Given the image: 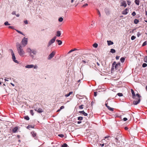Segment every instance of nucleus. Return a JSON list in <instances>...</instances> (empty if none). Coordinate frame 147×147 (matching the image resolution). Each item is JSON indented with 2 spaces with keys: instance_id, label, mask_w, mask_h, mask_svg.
I'll use <instances>...</instances> for the list:
<instances>
[{
  "instance_id": "nucleus-1",
  "label": "nucleus",
  "mask_w": 147,
  "mask_h": 147,
  "mask_svg": "<svg viewBox=\"0 0 147 147\" xmlns=\"http://www.w3.org/2000/svg\"><path fill=\"white\" fill-rule=\"evenodd\" d=\"M16 47L19 55L22 57H24L25 54V53L23 49H22V47L20 44L18 42H17L16 43Z\"/></svg>"
},
{
  "instance_id": "nucleus-2",
  "label": "nucleus",
  "mask_w": 147,
  "mask_h": 147,
  "mask_svg": "<svg viewBox=\"0 0 147 147\" xmlns=\"http://www.w3.org/2000/svg\"><path fill=\"white\" fill-rule=\"evenodd\" d=\"M120 65V63H116V62L115 61H114L112 65V69H114V67H115V68L116 69H117L119 67Z\"/></svg>"
},
{
  "instance_id": "nucleus-3",
  "label": "nucleus",
  "mask_w": 147,
  "mask_h": 147,
  "mask_svg": "<svg viewBox=\"0 0 147 147\" xmlns=\"http://www.w3.org/2000/svg\"><path fill=\"white\" fill-rule=\"evenodd\" d=\"M28 42V38L24 37L22 39L21 41V44L24 47L27 44Z\"/></svg>"
},
{
  "instance_id": "nucleus-4",
  "label": "nucleus",
  "mask_w": 147,
  "mask_h": 147,
  "mask_svg": "<svg viewBox=\"0 0 147 147\" xmlns=\"http://www.w3.org/2000/svg\"><path fill=\"white\" fill-rule=\"evenodd\" d=\"M25 67L26 68H31L33 67L35 69H36L38 68V66L37 65H34L33 64L27 65L25 66Z\"/></svg>"
},
{
  "instance_id": "nucleus-5",
  "label": "nucleus",
  "mask_w": 147,
  "mask_h": 147,
  "mask_svg": "<svg viewBox=\"0 0 147 147\" xmlns=\"http://www.w3.org/2000/svg\"><path fill=\"white\" fill-rule=\"evenodd\" d=\"M56 38V36H55L52 39H51L49 41L47 46L49 47L53 43L55 42Z\"/></svg>"
},
{
  "instance_id": "nucleus-6",
  "label": "nucleus",
  "mask_w": 147,
  "mask_h": 147,
  "mask_svg": "<svg viewBox=\"0 0 147 147\" xmlns=\"http://www.w3.org/2000/svg\"><path fill=\"white\" fill-rule=\"evenodd\" d=\"M11 55L12 56V59L13 61L16 63H18V61L17 60H16V57L14 55V54L12 50H11Z\"/></svg>"
},
{
  "instance_id": "nucleus-7",
  "label": "nucleus",
  "mask_w": 147,
  "mask_h": 147,
  "mask_svg": "<svg viewBox=\"0 0 147 147\" xmlns=\"http://www.w3.org/2000/svg\"><path fill=\"white\" fill-rule=\"evenodd\" d=\"M34 108L35 111L39 113H41L44 111L43 109L41 108L34 107Z\"/></svg>"
},
{
  "instance_id": "nucleus-8",
  "label": "nucleus",
  "mask_w": 147,
  "mask_h": 147,
  "mask_svg": "<svg viewBox=\"0 0 147 147\" xmlns=\"http://www.w3.org/2000/svg\"><path fill=\"white\" fill-rule=\"evenodd\" d=\"M55 51H53L49 55L48 57V59H51L54 56V55H55Z\"/></svg>"
},
{
  "instance_id": "nucleus-9",
  "label": "nucleus",
  "mask_w": 147,
  "mask_h": 147,
  "mask_svg": "<svg viewBox=\"0 0 147 147\" xmlns=\"http://www.w3.org/2000/svg\"><path fill=\"white\" fill-rule=\"evenodd\" d=\"M110 136H106L105 137V139H106V138H110ZM107 141L106 142H105V139H103V140H102V142L103 143H104L105 144H107V143H108L109 141H108L109 140L108 139H107Z\"/></svg>"
},
{
  "instance_id": "nucleus-10",
  "label": "nucleus",
  "mask_w": 147,
  "mask_h": 147,
  "mask_svg": "<svg viewBox=\"0 0 147 147\" xmlns=\"http://www.w3.org/2000/svg\"><path fill=\"white\" fill-rule=\"evenodd\" d=\"M138 100H134L133 102V104L134 105H137L138 104L140 101V98H139L138 99H137Z\"/></svg>"
},
{
  "instance_id": "nucleus-11",
  "label": "nucleus",
  "mask_w": 147,
  "mask_h": 147,
  "mask_svg": "<svg viewBox=\"0 0 147 147\" xmlns=\"http://www.w3.org/2000/svg\"><path fill=\"white\" fill-rule=\"evenodd\" d=\"M127 4L126 2L125 1H123L121 3V6H124V7H126Z\"/></svg>"
},
{
  "instance_id": "nucleus-12",
  "label": "nucleus",
  "mask_w": 147,
  "mask_h": 147,
  "mask_svg": "<svg viewBox=\"0 0 147 147\" xmlns=\"http://www.w3.org/2000/svg\"><path fill=\"white\" fill-rule=\"evenodd\" d=\"M128 9L126 8L122 11V14L124 15H126L128 13Z\"/></svg>"
},
{
  "instance_id": "nucleus-13",
  "label": "nucleus",
  "mask_w": 147,
  "mask_h": 147,
  "mask_svg": "<svg viewBox=\"0 0 147 147\" xmlns=\"http://www.w3.org/2000/svg\"><path fill=\"white\" fill-rule=\"evenodd\" d=\"M131 92L132 93L133 98H134L136 99L135 94L134 93V90L132 89H131Z\"/></svg>"
},
{
  "instance_id": "nucleus-14",
  "label": "nucleus",
  "mask_w": 147,
  "mask_h": 147,
  "mask_svg": "<svg viewBox=\"0 0 147 147\" xmlns=\"http://www.w3.org/2000/svg\"><path fill=\"white\" fill-rule=\"evenodd\" d=\"M79 113H80L83 114L84 116H86L88 114L84 112V111H79Z\"/></svg>"
},
{
  "instance_id": "nucleus-15",
  "label": "nucleus",
  "mask_w": 147,
  "mask_h": 147,
  "mask_svg": "<svg viewBox=\"0 0 147 147\" xmlns=\"http://www.w3.org/2000/svg\"><path fill=\"white\" fill-rule=\"evenodd\" d=\"M105 105L107 108L110 111H113L114 109L113 108H111L109 106L107 105V104H105Z\"/></svg>"
},
{
  "instance_id": "nucleus-16",
  "label": "nucleus",
  "mask_w": 147,
  "mask_h": 147,
  "mask_svg": "<svg viewBox=\"0 0 147 147\" xmlns=\"http://www.w3.org/2000/svg\"><path fill=\"white\" fill-rule=\"evenodd\" d=\"M107 42L108 45L109 46L111 45H112L113 44V42L111 41V40H107Z\"/></svg>"
},
{
  "instance_id": "nucleus-17",
  "label": "nucleus",
  "mask_w": 147,
  "mask_h": 147,
  "mask_svg": "<svg viewBox=\"0 0 147 147\" xmlns=\"http://www.w3.org/2000/svg\"><path fill=\"white\" fill-rule=\"evenodd\" d=\"M18 129V127H15L13 128L12 130L13 132L15 133H16Z\"/></svg>"
},
{
  "instance_id": "nucleus-18",
  "label": "nucleus",
  "mask_w": 147,
  "mask_h": 147,
  "mask_svg": "<svg viewBox=\"0 0 147 147\" xmlns=\"http://www.w3.org/2000/svg\"><path fill=\"white\" fill-rule=\"evenodd\" d=\"M140 0H135V3L136 4L138 5H139L140 4Z\"/></svg>"
},
{
  "instance_id": "nucleus-19",
  "label": "nucleus",
  "mask_w": 147,
  "mask_h": 147,
  "mask_svg": "<svg viewBox=\"0 0 147 147\" xmlns=\"http://www.w3.org/2000/svg\"><path fill=\"white\" fill-rule=\"evenodd\" d=\"M61 35V33L60 31H58L57 32L56 36H60Z\"/></svg>"
},
{
  "instance_id": "nucleus-20",
  "label": "nucleus",
  "mask_w": 147,
  "mask_h": 147,
  "mask_svg": "<svg viewBox=\"0 0 147 147\" xmlns=\"http://www.w3.org/2000/svg\"><path fill=\"white\" fill-rule=\"evenodd\" d=\"M56 41L58 42L59 45H61L62 43V41L61 40H57Z\"/></svg>"
},
{
  "instance_id": "nucleus-21",
  "label": "nucleus",
  "mask_w": 147,
  "mask_h": 147,
  "mask_svg": "<svg viewBox=\"0 0 147 147\" xmlns=\"http://www.w3.org/2000/svg\"><path fill=\"white\" fill-rule=\"evenodd\" d=\"M73 92H69V93L67 94H66L65 95V96L66 97H67L69 96L71 94H72Z\"/></svg>"
},
{
  "instance_id": "nucleus-22",
  "label": "nucleus",
  "mask_w": 147,
  "mask_h": 147,
  "mask_svg": "<svg viewBox=\"0 0 147 147\" xmlns=\"http://www.w3.org/2000/svg\"><path fill=\"white\" fill-rule=\"evenodd\" d=\"M92 24H91L90 27L91 28H93L94 26L95 22L93 21H92Z\"/></svg>"
},
{
  "instance_id": "nucleus-23",
  "label": "nucleus",
  "mask_w": 147,
  "mask_h": 147,
  "mask_svg": "<svg viewBox=\"0 0 147 147\" xmlns=\"http://www.w3.org/2000/svg\"><path fill=\"white\" fill-rule=\"evenodd\" d=\"M31 53H33L34 55H36L37 53V51L35 50H32Z\"/></svg>"
},
{
  "instance_id": "nucleus-24",
  "label": "nucleus",
  "mask_w": 147,
  "mask_h": 147,
  "mask_svg": "<svg viewBox=\"0 0 147 147\" xmlns=\"http://www.w3.org/2000/svg\"><path fill=\"white\" fill-rule=\"evenodd\" d=\"M31 134H32L33 137H34L36 136V134L34 131H32L31 132Z\"/></svg>"
},
{
  "instance_id": "nucleus-25",
  "label": "nucleus",
  "mask_w": 147,
  "mask_h": 147,
  "mask_svg": "<svg viewBox=\"0 0 147 147\" xmlns=\"http://www.w3.org/2000/svg\"><path fill=\"white\" fill-rule=\"evenodd\" d=\"M26 51L28 52L30 54H31L32 50H31L30 48H28L27 49Z\"/></svg>"
},
{
  "instance_id": "nucleus-26",
  "label": "nucleus",
  "mask_w": 147,
  "mask_h": 147,
  "mask_svg": "<svg viewBox=\"0 0 147 147\" xmlns=\"http://www.w3.org/2000/svg\"><path fill=\"white\" fill-rule=\"evenodd\" d=\"M77 49H71V50H70L68 53V54H69V53H71V52H73L75 51H76V50H77Z\"/></svg>"
},
{
  "instance_id": "nucleus-27",
  "label": "nucleus",
  "mask_w": 147,
  "mask_h": 147,
  "mask_svg": "<svg viewBox=\"0 0 147 147\" xmlns=\"http://www.w3.org/2000/svg\"><path fill=\"white\" fill-rule=\"evenodd\" d=\"M139 22L138 20L136 19L134 20V22L135 24H137Z\"/></svg>"
},
{
  "instance_id": "nucleus-28",
  "label": "nucleus",
  "mask_w": 147,
  "mask_h": 147,
  "mask_svg": "<svg viewBox=\"0 0 147 147\" xmlns=\"http://www.w3.org/2000/svg\"><path fill=\"white\" fill-rule=\"evenodd\" d=\"M110 52L112 53H113L115 52V50L113 49H111Z\"/></svg>"
},
{
  "instance_id": "nucleus-29",
  "label": "nucleus",
  "mask_w": 147,
  "mask_h": 147,
  "mask_svg": "<svg viewBox=\"0 0 147 147\" xmlns=\"http://www.w3.org/2000/svg\"><path fill=\"white\" fill-rule=\"evenodd\" d=\"M125 60V58L124 57H121L120 59V61L122 63L124 62Z\"/></svg>"
},
{
  "instance_id": "nucleus-30",
  "label": "nucleus",
  "mask_w": 147,
  "mask_h": 147,
  "mask_svg": "<svg viewBox=\"0 0 147 147\" xmlns=\"http://www.w3.org/2000/svg\"><path fill=\"white\" fill-rule=\"evenodd\" d=\"M78 119L80 121H81L83 119V117H79L78 118Z\"/></svg>"
},
{
  "instance_id": "nucleus-31",
  "label": "nucleus",
  "mask_w": 147,
  "mask_h": 147,
  "mask_svg": "<svg viewBox=\"0 0 147 147\" xmlns=\"http://www.w3.org/2000/svg\"><path fill=\"white\" fill-rule=\"evenodd\" d=\"M4 25L5 26H7V25H10V24L8 22L6 21L5 22Z\"/></svg>"
},
{
  "instance_id": "nucleus-32",
  "label": "nucleus",
  "mask_w": 147,
  "mask_h": 147,
  "mask_svg": "<svg viewBox=\"0 0 147 147\" xmlns=\"http://www.w3.org/2000/svg\"><path fill=\"white\" fill-rule=\"evenodd\" d=\"M93 46L95 48H96L98 47V44L97 43H95L93 44Z\"/></svg>"
},
{
  "instance_id": "nucleus-33",
  "label": "nucleus",
  "mask_w": 147,
  "mask_h": 147,
  "mask_svg": "<svg viewBox=\"0 0 147 147\" xmlns=\"http://www.w3.org/2000/svg\"><path fill=\"white\" fill-rule=\"evenodd\" d=\"M147 66V64L146 63H144L143 64L142 66L143 67H145Z\"/></svg>"
},
{
  "instance_id": "nucleus-34",
  "label": "nucleus",
  "mask_w": 147,
  "mask_h": 147,
  "mask_svg": "<svg viewBox=\"0 0 147 147\" xmlns=\"http://www.w3.org/2000/svg\"><path fill=\"white\" fill-rule=\"evenodd\" d=\"M16 31L18 32V33L21 34H22L23 35H24V34L22 33V32H21L18 30H16Z\"/></svg>"
},
{
  "instance_id": "nucleus-35",
  "label": "nucleus",
  "mask_w": 147,
  "mask_h": 147,
  "mask_svg": "<svg viewBox=\"0 0 147 147\" xmlns=\"http://www.w3.org/2000/svg\"><path fill=\"white\" fill-rule=\"evenodd\" d=\"M30 114L32 116H33L34 115V113H33V110H31L30 111Z\"/></svg>"
},
{
  "instance_id": "nucleus-36",
  "label": "nucleus",
  "mask_w": 147,
  "mask_h": 147,
  "mask_svg": "<svg viewBox=\"0 0 147 147\" xmlns=\"http://www.w3.org/2000/svg\"><path fill=\"white\" fill-rule=\"evenodd\" d=\"M63 19L62 18L60 17L59 19V22H62L63 21Z\"/></svg>"
},
{
  "instance_id": "nucleus-37",
  "label": "nucleus",
  "mask_w": 147,
  "mask_h": 147,
  "mask_svg": "<svg viewBox=\"0 0 147 147\" xmlns=\"http://www.w3.org/2000/svg\"><path fill=\"white\" fill-rule=\"evenodd\" d=\"M24 119L27 120H28L29 119V117L27 116H25L24 117Z\"/></svg>"
},
{
  "instance_id": "nucleus-38",
  "label": "nucleus",
  "mask_w": 147,
  "mask_h": 147,
  "mask_svg": "<svg viewBox=\"0 0 147 147\" xmlns=\"http://www.w3.org/2000/svg\"><path fill=\"white\" fill-rule=\"evenodd\" d=\"M67 145L65 143L62 145L61 147H67Z\"/></svg>"
},
{
  "instance_id": "nucleus-39",
  "label": "nucleus",
  "mask_w": 147,
  "mask_h": 147,
  "mask_svg": "<svg viewBox=\"0 0 147 147\" xmlns=\"http://www.w3.org/2000/svg\"><path fill=\"white\" fill-rule=\"evenodd\" d=\"M147 44V41H146L144 42L143 44L142 45V46H144L146 45Z\"/></svg>"
},
{
  "instance_id": "nucleus-40",
  "label": "nucleus",
  "mask_w": 147,
  "mask_h": 147,
  "mask_svg": "<svg viewBox=\"0 0 147 147\" xmlns=\"http://www.w3.org/2000/svg\"><path fill=\"white\" fill-rule=\"evenodd\" d=\"M136 38V36H132L131 38V39L132 40H133L134 39H135Z\"/></svg>"
},
{
  "instance_id": "nucleus-41",
  "label": "nucleus",
  "mask_w": 147,
  "mask_h": 147,
  "mask_svg": "<svg viewBox=\"0 0 147 147\" xmlns=\"http://www.w3.org/2000/svg\"><path fill=\"white\" fill-rule=\"evenodd\" d=\"M117 95L120 96H122L123 95L122 93H118L117 94Z\"/></svg>"
},
{
  "instance_id": "nucleus-42",
  "label": "nucleus",
  "mask_w": 147,
  "mask_h": 147,
  "mask_svg": "<svg viewBox=\"0 0 147 147\" xmlns=\"http://www.w3.org/2000/svg\"><path fill=\"white\" fill-rule=\"evenodd\" d=\"M131 15H132L134 16H135L136 15V13L135 12V11H133L132 13L131 14Z\"/></svg>"
},
{
  "instance_id": "nucleus-43",
  "label": "nucleus",
  "mask_w": 147,
  "mask_h": 147,
  "mask_svg": "<svg viewBox=\"0 0 147 147\" xmlns=\"http://www.w3.org/2000/svg\"><path fill=\"white\" fill-rule=\"evenodd\" d=\"M136 96L138 97L137 99H138L139 98H140L141 97L140 96L138 93H137L136 94Z\"/></svg>"
},
{
  "instance_id": "nucleus-44",
  "label": "nucleus",
  "mask_w": 147,
  "mask_h": 147,
  "mask_svg": "<svg viewBox=\"0 0 147 147\" xmlns=\"http://www.w3.org/2000/svg\"><path fill=\"white\" fill-rule=\"evenodd\" d=\"M144 61L145 62L147 63V56L144 58Z\"/></svg>"
},
{
  "instance_id": "nucleus-45",
  "label": "nucleus",
  "mask_w": 147,
  "mask_h": 147,
  "mask_svg": "<svg viewBox=\"0 0 147 147\" xmlns=\"http://www.w3.org/2000/svg\"><path fill=\"white\" fill-rule=\"evenodd\" d=\"M58 136L61 138H63L64 137V135L63 134H59Z\"/></svg>"
},
{
  "instance_id": "nucleus-46",
  "label": "nucleus",
  "mask_w": 147,
  "mask_h": 147,
  "mask_svg": "<svg viewBox=\"0 0 147 147\" xmlns=\"http://www.w3.org/2000/svg\"><path fill=\"white\" fill-rule=\"evenodd\" d=\"M83 105H81L79 106V109H83Z\"/></svg>"
},
{
  "instance_id": "nucleus-47",
  "label": "nucleus",
  "mask_w": 147,
  "mask_h": 147,
  "mask_svg": "<svg viewBox=\"0 0 147 147\" xmlns=\"http://www.w3.org/2000/svg\"><path fill=\"white\" fill-rule=\"evenodd\" d=\"M9 28H11L12 29H14V27L13 26H9L8 27Z\"/></svg>"
},
{
  "instance_id": "nucleus-48",
  "label": "nucleus",
  "mask_w": 147,
  "mask_h": 147,
  "mask_svg": "<svg viewBox=\"0 0 147 147\" xmlns=\"http://www.w3.org/2000/svg\"><path fill=\"white\" fill-rule=\"evenodd\" d=\"M137 36L138 37H139L140 35H141L140 33L139 32H138L137 33Z\"/></svg>"
},
{
  "instance_id": "nucleus-49",
  "label": "nucleus",
  "mask_w": 147,
  "mask_h": 147,
  "mask_svg": "<svg viewBox=\"0 0 147 147\" xmlns=\"http://www.w3.org/2000/svg\"><path fill=\"white\" fill-rule=\"evenodd\" d=\"M88 5V4H87V3H86L84 5L82 6V7H85L86 6H87Z\"/></svg>"
},
{
  "instance_id": "nucleus-50",
  "label": "nucleus",
  "mask_w": 147,
  "mask_h": 147,
  "mask_svg": "<svg viewBox=\"0 0 147 147\" xmlns=\"http://www.w3.org/2000/svg\"><path fill=\"white\" fill-rule=\"evenodd\" d=\"M24 23L26 24H28V22L27 20H25L24 21Z\"/></svg>"
},
{
  "instance_id": "nucleus-51",
  "label": "nucleus",
  "mask_w": 147,
  "mask_h": 147,
  "mask_svg": "<svg viewBox=\"0 0 147 147\" xmlns=\"http://www.w3.org/2000/svg\"><path fill=\"white\" fill-rule=\"evenodd\" d=\"M98 14L99 15V16L100 17V16H101L100 13V11L98 10Z\"/></svg>"
},
{
  "instance_id": "nucleus-52",
  "label": "nucleus",
  "mask_w": 147,
  "mask_h": 147,
  "mask_svg": "<svg viewBox=\"0 0 147 147\" xmlns=\"http://www.w3.org/2000/svg\"><path fill=\"white\" fill-rule=\"evenodd\" d=\"M97 95V92H94V95L95 96H96Z\"/></svg>"
},
{
  "instance_id": "nucleus-53",
  "label": "nucleus",
  "mask_w": 147,
  "mask_h": 147,
  "mask_svg": "<svg viewBox=\"0 0 147 147\" xmlns=\"http://www.w3.org/2000/svg\"><path fill=\"white\" fill-rule=\"evenodd\" d=\"M64 108V107L63 106H62L60 107V109L61 110L63 109Z\"/></svg>"
},
{
  "instance_id": "nucleus-54",
  "label": "nucleus",
  "mask_w": 147,
  "mask_h": 147,
  "mask_svg": "<svg viewBox=\"0 0 147 147\" xmlns=\"http://www.w3.org/2000/svg\"><path fill=\"white\" fill-rule=\"evenodd\" d=\"M127 118H126V117H124L123 118V120L124 121H127Z\"/></svg>"
},
{
  "instance_id": "nucleus-55",
  "label": "nucleus",
  "mask_w": 147,
  "mask_h": 147,
  "mask_svg": "<svg viewBox=\"0 0 147 147\" xmlns=\"http://www.w3.org/2000/svg\"><path fill=\"white\" fill-rule=\"evenodd\" d=\"M119 57H120L119 56H116V58L117 60L119 59Z\"/></svg>"
},
{
  "instance_id": "nucleus-56",
  "label": "nucleus",
  "mask_w": 147,
  "mask_h": 147,
  "mask_svg": "<svg viewBox=\"0 0 147 147\" xmlns=\"http://www.w3.org/2000/svg\"><path fill=\"white\" fill-rule=\"evenodd\" d=\"M12 14L13 15H16V12L15 11H13L12 13Z\"/></svg>"
},
{
  "instance_id": "nucleus-57",
  "label": "nucleus",
  "mask_w": 147,
  "mask_h": 147,
  "mask_svg": "<svg viewBox=\"0 0 147 147\" xmlns=\"http://www.w3.org/2000/svg\"><path fill=\"white\" fill-rule=\"evenodd\" d=\"M8 78H5L4 80H5V81H8L9 80H8Z\"/></svg>"
},
{
  "instance_id": "nucleus-58",
  "label": "nucleus",
  "mask_w": 147,
  "mask_h": 147,
  "mask_svg": "<svg viewBox=\"0 0 147 147\" xmlns=\"http://www.w3.org/2000/svg\"><path fill=\"white\" fill-rule=\"evenodd\" d=\"M33 128L32 126H28V127H27V128Z\"/></svg>"
},
{
  "instance_id": "nucleus-59",
  "label": "nucleus",
  "mask_w": 147,
  "mask_h": 147,
  "mask_svg": "<svg viewBox=\"0 0 147 147\" xmlns=\"http://www.w3.org/2000/svg\"><path fill=\"white\" fill-rule=\"evenodd\" d=\"M124 129L125 130H127L128 129V128L127 127H125Z\"/></svg>"
},
{
  "instance_id": "nucleus-60",
  "label": "nucleus",
  "mask_w": 147,
  "mask_h": 147,
  "mask_svg": "<svg viewBox=\"0 0 147 147\" xmlns=\"http://www.w3.org/2000/svg\"><path fill=\"white\" fill-rule=\"evenodd\" d=\"M127 3H128V4L129 5H130V4L131 2L130 1H127Z\"/></svg>"
},
{
  "instance_id": "nucleus-61",
  "label": "nucleus",
  "mask_w": 147,
  "mask_h": 147,
  "mask_svg": "<svg viewBox=\"0 0 147 147\" xmlns=\"http://www.w3.org/2000/svg\"><path fill=\"white\" fill-rule=\"evenodd\" d=\"M16 15L17 17H19L20 16V15L19 14H16Z\"/></svg>"
},
{
  "instance_id": "nucleus-62",
  "label": "nucleus",
  "mask_w": 147,
  "mask_h": 147,
  "mask_svg": "<svg viewBox=\"0 0 147 147\" xmlns=\"http://www.w3.org/2000/svg\"><path fill=\"white\" fill-rule=\"evenodd\" d=\"M82 122L81 121H78V124H80V123Z\"/></svg>"
},
{
  "instance_id": "nucleus-63",
  "label": "nucleus",
  "mask_w": 147,
  "mask_h": 147,
  "mask_svg": "<svg viewBox=\"0 0 147 147\" xmlns=\"http://www.w3.org/2000/svg\"><path fill=\"white\" fill-rule=\"evenodd\" d=\"M82 62H83V63H84L85 64V63H86V62L85 61L83 60L82 61Z\"/></svg>"
},
{
  "instance_id": "nucleus-64",
  "label": "nucleus",
  "mask_w": 147,
  "mask_h": 147,
  "mask_svg": "<svg viewBox=\"0 0 147 147\" xmlns=\"http://www.w3.org/2000/svg\"><path fill=\"white\" fill-rule=\"evenodd\" d=\"M10 84L13 86H15L13 84V83H10Z\"/></svg>"
}]
</instances>
